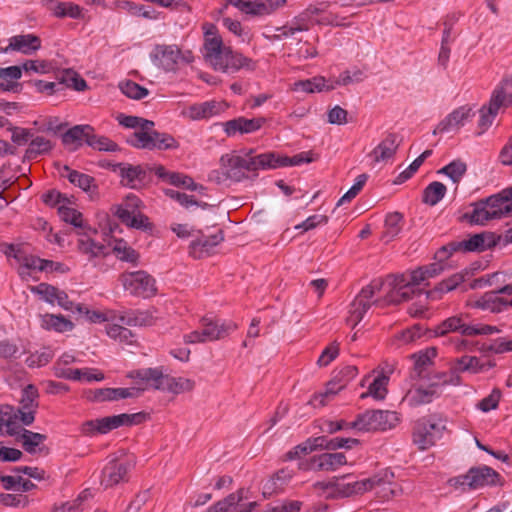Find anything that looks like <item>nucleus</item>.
<instances>
[{
	"mask_svg": "<svg viewBox=\"0 0 512 512\" xmlns=\"http://www.w3.org/2000/svg\"><path fill=\"white\" fill-rule=\"evenodd\" d=\"M387 289L384 301L389 304H398L409 300L414 294L411 286L406 281L405 274L389 275L386 280L382 278L373 279L367 286L363 287L359 294L350 304L347 324L354 328L364 317L372 304L379 300H372L374 295L383 288Z\"/></svg>",
	"mask_w": 512,
	"mask_h": 512,
	"instance_id": "1",
	"label": "nucleus"
},
{
	"mask_svg": "<svg viewBox=\"0 0 512 512\" xmlns=\"http://www.w3.org/2000/svg\"><path fill=\"white\" fill-rule=\"evenodd\" d=\"M268 159L267 153L255 155L252 149L243 154L232 151L221 156L220 169L211 171L208 177L217 184L226 180L240 182L247 178V172L268 170Z\"/></svg>",
	"mask_w": 512,
	"mask_h": 512,
	"instance_id": "2",
	"label": "nucleus"
},
{
	"mask_svg": "<svg viewBox=\"0 0 512 512\" xmlns=\"http://www.w3.org/2000/svg\"><path fill=\"white\" fill-rule=\"evenodd\" d=\"M451 332L473 337L496 334L500 332V329L497 326L483 323H469L467 314H458L445 319L434 329L435 336H444Z\"/></svg>",
	"mask_w": 512,
	"mask_h": 512,
	"instance_id": "3",
	"label": "nucleus"
},
{
	"mask_svg": "<svg viewBox=\"0 0 512 512\" xmlns=\"http://www.w3.org/2000/svg\"><path fill=\"white\" fill-rule=\"evenodd\" d=\"M127 143L137 149L169 150L178 148L176 139L167 133L154 130V126L143 125L127 137Z\"/></svg>",
	"mask_w": 512,
	"mask_h": 512,
	"instance_id": "4",
	"label": "nucleus"
},
{
	"mask_svg": "<svg viewBox=\"0 0 512 512\" xmlns=\"http://www.w3.org/2000/svg\"><path fill=\"white\" fill-rule=\"evenodd\" d=\"M238 328L233 321H221L210 317L201 319V329L184 335L187 344L205 343L220 340Z\"/></svg>",
	"mask_w": 512,
	"mask_h": 512,
	"instance_id": "5",
	"label": "nucleus"
},
{
	"mask_svg": "<svg viewBox=\"0 0 512 512\" xmlns=\"http://www.w3.org/2000/svg\"><path fill=\"white\" fill-rule=\"evenodd\" d=\"M123 289L132 296L149 298L156 294V281L146 271L123 272L119 276Z\"/></svg>",
	"mask_w": 512,
	"mask_h": 512,
	"instance_id": "6",
	"label": "nucleus"
},
{
	"mask_svg": "<svg viewBox=\"0 0 512 512\" xmlns=\"http://www.w3.org/2000/svg\"><path fill=\"white\" fill-rule=\"evenodd\" d=\"M141 206L142 201L136 195L129 194L117 206L115 215L128 227L141 230L151 229L149 218L140 212Z\"/></svg>",
	"mask_w": 512,
	"mask_h": 512,
	"instance_id": "7",
	"label": "nucleus"
},
{
	"mask_svg": "<svg viewBox=\"0 0 512 512\" xmlns=\"http://www.w3.org/2000/svg\"><path fill=\"white\" fill-rule=\"evenodd\" d=\"M397 420L396 413L383 410H368L359 414L357 418L351 422V427L358 431L370 432L378 430H388L394 426Z\"/></svg>",
	"mask_w": 512,
	"mask_h": 512,
	"instance_id": "8",
	"label": "nucleus"
},
{
	"mask_svg": "<svg viewBox=\"0 0 512 512\" xmlns=\"http://www.w3.org/2000/svg\"><path fill=\"white\" fill-rule=\"evenodd\" d=\"M445 426L434 422L429 418H421L416 421L413 428V443L420 450H426L442 438Z\"/></svg>",
	"mask_w": 512,
	"mask_h": 512,
	"instance_id": "9",
	"label": "nucleus"
},
{
	"mask_svg": "<svg viewBox=\"0 0 512 512\" xmlns=\"http://www.w3.org/2000/svg\"><path fill=\"white\" fill-rule=\"evenodd\" d=\"M358 374V369L354 365H345L335 371L331 381L328 382L326 391L315 395L310 401L314 407H322L326 404V399L341 391Z\"/></svg>",
	"mask_w": 512,
	"mask_h": 512,
	"instance_id": "10",
	"label": "nucleus"
},
{
	"mask_svg": "<svg viewBox=\"0 0 512 512\" xmlns=\"http://www.w3.org/2000/svg\"><path fill=\"white\" fill-rule=\"evenodd\" d=\"M499 474L488 466L471 468L466 474L456 478V484L467 485L470 489H477L484 486L495 485L498 482Z\"/></svg>",
	"mask_w": 512,
	"mask_h": 512,
	"instance_id": "11",
	"label": "nucleus"
},
{
	"mask_svg": "<svg viewBox=\"0 0 512 512\" xmlns=\"http://www.w3.org/2000/svg\"><path fill=\"white\" fill-rule=\"evenodd\" d=\"M205 42L203 46V57L205 61L216 71H220L223 61L230 47L224 45L220 35L205 34Z\"/></svg>",
	"mask_w": 512,
	"mask_h": 512,
	"instance_id": "12",
	"label": "nucleus"
},
{
	"mask_svg": "<svg viewBox=\"0 0 512 512\" xmlns=\"http://www.w3.org/2000/svg\"><path fill=\"white\" fill-rule=\"evenodd\" d=\"M475 115L471 107L465 105L454 109L444 119H442L433 130V135L458 132Z\"/></svg>",
	"mask_w": 512,
	"mask_h": 512,
	"instance_id": "13",
	"label": "nucleus"
},
{
	"mask_svg": "<svg viewBox=\"0 0 512 512\" xmlns=\"http://www.w3.org/2000/svg\"><path fill=\"white\" fill-rule=\"evenodd\" d=\"M241 12L252 16H265L285 5L286 0H227Z\"/></svg>",
	"mask_w": 512,
	"mask_h": 512,
	"instance_id": "14",
	"label": "nucleus"
},
{
	"mask_svg": "<svg viewBox=\"0 0 512 512\" xmlns=\"http://www.w3.org/2000/svg\"><path fill=\"white\" fill-rule=\"evenodd\" d=\"M195 237L196 238L189 245V253L195 259L208 256L211 251L224 240V234L221 229L209 235L197 231Z\"/></svg>",
	"mask_w": 512,
	"mask_h": 512,
	"instance_id": "15",
	"label": "nucleus"
},
{
	"mask_svg": "<svg viewBox=\"0 0 512 512\" xmlns=\"http://www.w3.org/2000/svg\"><path fill=\"white\" fill-rule=\"evenodd\" d=\"M38 390L35 386L29 384L22 390V396L20 400V407L18 408L16 418L24 425H31L35 420V413L38 407Z\"/></svg>",
	"mask_w": 512,
	"mask_h": 512,
	"instance_id": "16",
	"label": "nucleus"
},
{
	"mask_svg": "<svg viewBox=\"0 0 512 512\" xmlns=\"http://www.w3.org/2000/svg\"><path fill=\"white\" fill-rule=\"evenodd\" d=\"M496 244V237L493 233H480L474 234L466 240L450 243L448 247L450 253L456 251L481 252L492 248Z\"/></svg>",
	"mask_w": 512,
	"mask_h": 512,
	"instance_id": "17",
	"label": "nucleus"
},
{
	"mask_svg": "<svg viewBox=\"0 0 512 512\" xmlns=\"http://www.w3.org/2000/svg\"><path fill=\"white\" fill-rule=\"evenodd\" d=\"M131 468L132 464L129 461H109L102 471L101 485L109 488L128 481V473Z\"/></svg>",
	"mask_w": 512,
	"mask_h": 512,
	"instance_id": "18",
	"label": "nucleus"
},
{
	"mask_svg": "<svg viewBox=\"0 0 512 512\" xmlns=\"http://www.w3.org/2000/svg\"><path fill=\"white\" fill-rule=\"evenodd\" d=\"M112 170L121 177V183L132 189L140 188L147 178L146 171L140 165L116 163L111 165Z\"/></svg>",
	"mask_w": 512,
	"mask_h": 512,
	"instance_id": "19",
	"label": "nucleus"
},
{
	"mask_svg": "<svg viewBox=\"0 0 512 512\" xmlns=\"http://www.w3.org/2000/svg\"><path fill=\"white\" fill-rule=\"evenodd\" d=\"M268 170L277 169L280 167L299 166L304 163H311L315 161L318 156L312 151H304L292 157L281 156L274 152H267Z\"/></svg>",
	"mask_w": 512,
	"mask_h": 512,
	"instance_id": "20",
	"label": "nucleus"
},
{
	"mask_svg": "<svg viewBox=\"0 0 512 512\" xmlns=\"http://www.w3.org/2000/svg\"><path fill=\"white\" fill-rule=\"evenodd\" d=\"M484 200L489 207L488 210H494L496 214L493 215L494 219H500L512 214V187L504 189L498 194L491 195Z\"/></svg>",
	"mask_w": 512,
	"mask_h": 512,
	"instance_id": "21",
	"label": "nucleus"
},
{
	"mask_svg": "<svg viewBox=\"0 0 512 512\" xmlns=\"http://www.w3.org/2000/svg\"><path fill=\"white\" fill-rule=\"evenodd\" d=\"M181 50L177 45H156L151 53L154 61L166 71L174 70L180 60Z\"/></svg>",
	"mask_w": 512,
	"mask_h": 512,
	"instance_id": "22",
	"label": "nucleus"
},
{
	"mask_svg": "<svg viewBox=\"0 0 512 512\" xmlns=\"http://www.w3.org/2000/svg\"><path fill=\"white\" fill-rule=\"evenodd\" d=\"M143 414L135 413V414H119L114 416H108L98 419V433L106 434L113 429H116L121 426H130L133 424H138L142 421Z\"/></svg>",
	"mask_w": 512,
	"mask_h": 512,
	"instance_id": "23",
	"label": "nucleus"
},
{
	"mask_svg": "<svg viewBox=\"0 0 512 512\" xmlns=\"http://www.w3.org/2000/svg\"><path fill=\"white\" fill-rule=\"evenodd\" d=\"M379 482L378 479H362L359 481L346 482L338 480L333 484L334 492L340 497H350L353 495L363 494L373 489V484Z\"/></svg>",
	"mask_w": 512,
	"mask_h": 512,
	"instance_id": "24",
	"label": "nucleus"
},
{
	"mask_svg": "<svg viewBox=\"0 0 512 512\" xmlns=\"http://www.w3.org/2000/svg\"><path fill=\"white\" fill-rule=\"evenodd\" d=\"M264 118H253L247 119L244 117H238L229 120L223 124L224 131L227 136H235L237 133L249 134L259 130L264 124Z\"/></svg>",
	"mask_w": 512,
	"mask_h": 512,
	"instance_id": "25",
	"label": "nucleus"
},
{
	"mask_svg": "<svg viewBox=\"0 0 512 512\" xmlns=\"http://www.w3.org/2000/svg\"><path fill=\"white\" fill-rule=\"evenodd\" d=\"M225 59L222 64L221 72L223 73H236L241 69L252 72L256 69V62L251 58H247L242 54L233 51L231 48L229 52L224 55Z\"/></svg>",
	"mask_w": 512,
	"mask_h": 512,
	"instance_id": "26",
	"label": "nucleus"
},
{
	"mask_svg": "<svg viewBox=\"0 0 512 512\" xmlns=\"http://www.w3.org/2000/svg\"><path fill=\"white\" fill-rule=\"evenodd\" d=\"M156 316L152 310H128L118 312V322L127 326H151Z\"/></svg>",
	"mask_w": 512,
	"mask_h": 512,
	"instance_id": "27",
	"label": "nucleus"
},
{
	"mask_svg": "<svg viewBox=\"0 0 512 512\" xmlns=\"http://www.w3.org/2000/svg\"><path fill=\"white\" fill-rule=\"evenodd\" d=\"M475 307L492 313H499L508 307H512V299L499 296L495 290L488 291L475 302Z\"/></svg>",
	"mask_w": 512,
	"mask_h": 512,
	"instance_id": "28",
	"label": "nucleus"
},
{
	"mask_svg": "<svg viewBox=\"0 0 512 512\" xmlns=\"http://www.w3.org/2000/svg\"><path fill=\"white\" fill-rule=\"evenodd\" d=\"M14 259L19 263V274L22 277L28 275L30 270L46 271L49 266L54 265L51 260L41 259L25 252L15 254Z\"/></svg>",
	"mask_w": 512,
	"mask_h": 512,
	"instance_id": "29",
	"label": "nucleus"
},
{
	"mask_svg": "<svg viewBox=\"0 0 512 512\" xmlns=\"http://www.w3.org/2000/svg\"><path fill=\"white\" fill-rule=\"evenodd\" d=\"M166 376L162 368H143L129 374L130 378L138 379L156 390H163Z\"/></svg>",
	"mask_w": 512,
	"mask_h": 512,
	"instance_id": "30",
	"label": "nucleus"
},
{
	"mask_svg": "<svg viewBox=\"0 0 512 512\" xmlns=\"http://www.w3.org/2000/svg\"><path fill=\"white\" fill-rule=\"evenodd\" d=\"M399 147L398 136L389 133L371 152L370 156L375 162H384L391 159Z\"/></svg>",
	"mask_w": 512,
	"mask_h": 512,
	"instance_id": "31",
	"label": "nucleus"
},
{
	"mask_svg": "<svg viewBox=\"0 0 512 512\" xmlns=\"http://www.w3.org/2000/svg\"><path fill=\"white\" fill-rule=\"evenodd\" d=\"M140 390L137 388H100L93 392L91 400L97 402L114 401L137 397Z\"/></svg>",
	"mask_w": 512,
	"mask_h": 512,
	"instance_id": "32",
	"label": "nucleus"
},
{
	"mask_svg": "<svg viewBox=\"0 0 512 512\" xmlns=\"http://www.w3.org/2000/svg\"><path fill=\"white\" fill-rule=\"evenodd\" d=\"M346 463V456L341 452L323 453L312 458V465L319 471H335Z\"/></svg>",
	"mask_w": 512,
	"mask_h": 512,
	"instance_id": "33",
	"label": "nucleus"
},
{
	"mask_svg": "<svg viewBox=\"0 0 512 512\" xmlns=\"http://www.w3.org/2000/svg\"><path fill=\"white\" fill-rule=\"evenodd\" d=\"M292 478V472L288 469H281L272 477L266 480L262 487L264 497H270L282 492Z\"/></svg>",
	"mask_w": 512,
	"mask_h": 512,
	"instance_id": "34",
	"label": "nucleus"
},
{
	"mask_svg": "<svg viewBox=\"0 0 512 512\" xmlns=\"http://www.w3.org/2000/svg\"><path fill=\"white\" fill-rule=\"evenodd\" d=\"M39 319L41 328L47 331L63 333L74 328V324L62 315L46 313L39 315Z\"/></svg>",
	"mask_w": 512,
	"mask_h": 512,
	"instance_id": "35",
	"label": "nucleus"
},
{
	"mask_svg": "<svg viewBox=\"0 0 512 512\" xmlns=\"http://www.w3.org/2000/svg\"><path fill=\"white\" fill-rule=\"evenodd\" d=\"M46 5L48 11H50L56 17H70L73 19H78L82 17V8L79 5L74 4L72 2L48 0Z\"/></svg>",
	"mask_w": 512,
	"mask_h": 512,
	"instance_id": "36",
	"label": "nucleus"
},
{
	"mask_svg": "<svg viewBox=\"0 0 512 512\" xmlns=\"http://www.w3.org/2000/svg\"><path fill=\"white\" fill-rule=\"evenodd\" d=\"M41 46V40L34 34H20L10 39L8 49L20 51L28 54L39 49Z\"/></svg>",
	"mask_w": 512,
	"mask_h": 512,
	"instance_id": "37",
	"label": "nucleus"
},
{
	"mask_svg": "<svg viewBox=\"0 0 512 512\" xmlns=\"http://www.w3.org/2000/svg\"><path fill=\"white\" fill-rule=\"evenodd\" d=\"M333 89H335V85L328 84L326 79L322 76H316L306 80H299L292 86L293 91H302L305 93L331 91Z\"/></svg>",
	"mask_w": 512,
	"mask_h": 512,
	"instance_id": "38",
	"label": "nucleus"
},
{
	"mask_svg": "<svg viewBox=\"0 0 512 512\" xmlns=\"http://www.w3.org/2000/svg\"><path fill=\"white\" fill-rule=\"evenodd\" d=\"M468 272L455 273L449 278L441 281L433 290L426 293V297L430 299H439L443 293L456 289L466 279Z\"/></svg>",
	"mask_w": 512,
	"mask_h": 512,
	"instance_id": "39",
	"label": "nucleus"
},
{
	"mask_svg": "<svg viewBox=\"0 0 512 512\" xmlns=\"http://www.w3.org/2000/svg\"><path fill=\"white\" fill-rule=\"evenodd\" d=\"M77 249L80 253L88 256L89 260L102 257L107 254L106 246L96 242L88 234H83L77 241Z\"/></svg>",
	"mask_w": 512,
	"mask_h": 512,
	"instance_id": "40",
	"label": "nucleus"
},
{
	"mask_svg": "<svg viewBox=\"0 0 512 512\" xmlns=\"http://www.w3.org/2000/svg\"><path fill=\"white\" fill-rule=\"evenodd\" d=\"M222 111L220 103L216 101H206L194 104L188 109V116L192 120L207 119Z\"/></svg>",
	"mask_w": 512,
	"mask_h": 512,
	"instance_id": "41",
	"label": "nucleus"
},
{
	"mask_svg": "<svg viewBox=\"0 0 512 512\" xmlns=\"http://www.w3.org/2000/svg\"><path fill=\"white\" fill-rule=\"evenodd\" d=\"M63 171L66 172V174L62 173V176H66L68 180L75 186H78L86 192H96L97 185L95 183V179L92 176L78 172L76 170H72L68 166H64Z\"/></svg>",
	"mask_w": 512,
	"mask_h": 512,
	"instance_id": "42",
	"label": "nucleus"
},
{
	"mask_svg": "<svg viewBox=\"0 0 512 512\" xmlns=\"http://www.w3.org/2000/svg\"><path fill=\"white\" fill-rule=\"evenodd\" d=\"M22 76L20 66L14 65L0 68V88L5 91H17L20 84L17 82Z\"/></svg>",
	"mask_w": 512,
	"mask_h": 512,
	"instance_id": "43",
	"label": "nucleus"
},
{
	"mask_svg": "<svg viewBox=\"0 0 512 512\" xmlns=\"http://www.w3.org/2000/svg\"><path fill=\"white\" fill-rule=\"evenodd\" d=\"M499 96L495 95L490 98L488 106H483L480 109V118L478 121V126L480 128V132L478 134H482L486 131L493 123L494 118L496 117L499 111Z\"/></svg>",
	"mask_w": 512,
	"mask_h": 512,
	"instance_id": "44",
	"label": "nucleus"
},
{
	"mask_svg": "<svg viewBox=\"0 0 512 512\" xmlns=\"http://www.w3.org/2000/svg\"><path fill=\"white\" fill-rule=\"evenodd\" d=\"M473 211L469 214H464V218L468 219L471 224L484 225L489 220L494 219L493 215H496L493 211H489L488 205L485 200H480L474 204Z\"/></svg>",
	"mask_w": 512,
	"mask_h": 512,
	"instance_id": "45",
	"label": "nucleus"
},
{
	"mask_svg": "<svg viewBox=\"0 0 512 512\" xmlns=\"http://www.w3.org/2000/svg\"><path fill=\"white\" fill-rule=\"evenodd\" d=\"M92 131L94 128L91 125H75L62 135V142L65 145L81 144V141L85 140L87 143V138L90 137Z\"/></svg>",
	"mask_w": 512,
	"mask_h": 512,
	"instance_id": "46",
	"label": "nucleus"
},
{
	"mask_svg": "<svg viewBox=\"0 0 512 512\" xmlns=\"http://www.w3.org/2000/svg\"><path fill=\"white\" fill-rule=\"evenodd\" d=\"M384 232L382 238L387 242L394 239L403 228V215L399 212H391L385 218Z\"/></svg>",
	"mask_w": 512,
	"mask_h": 512,
	"instance_id": "47",
	"label": "nucleus"
},
{
	"mask_svg": "<svg viewBox=\"0 0 512 512\" xmlns=\"http://www.w3.org/2000/svg\"><path fill=\"white\" fill-rule=\"evenodd\" d=\"M46 435L22 429L17 439L21 442L23 449L33 454L37 451V447L46 440Z\"/></svg>",
	"mask_w": 512,
	"mask_h": 512,
	"instance_id": "48",
	"label": "nucleus"
},
{
	"mask_svg": "<svg viewBox=\"0 0 512 512\" xmlns=\"http://www.w3.org/2000/svg\"><path fill=\"white\" fill-rule=\"evenodd\" d=\"M388 381L389 378L386 375H377L369 384L368 391L361 394V398L364 399L368 396H371L376 400H383L387 394Z\"/></svg>",
	"mask_w": 512,
	"mask_h": 512,
	"instance_id": "49",
	"label": "nucleus"
},
{
	"mask_svg": "<svg viewBox=\"0 0 512 512\" xmlns=\"http://www.w3.org/2000/svg\"><path fill=\"white\" fill-rule=\"evenodd\" d=\"M446 186L438 181L430 183L423 191L422 201L434 206L439 203L446 194Z\"/></svg>",
	"mask_w": 512,
	"mask_h": 512,
	"instance_id": "50",
	"label": "nucleus"
},
{
	"mask_svg": "<svg viewBox=\"0 0 512 512\" xmlns=\"http://www.w3.org/2000/svg\"><path fill=\"white\" fill-rule=\"evenodd\" d=\"M195 386V382L191 379L184 377H171L166 376L165 386L163 391H169L174 394L191 391Z\"/></svg>",
	"mask_w": 512,
	"mask_h": 512,
	"instance_id": "51",
	"label": "nucleus"
},
{
	"mask_svg": "<svg viewBox=\"0 0 512 512\" xmlns=\"http://www.w3.org/2000/svg\"><path fill=\"white\" fill-rule=\"evenodd\" d=\"M113 252L116 257L125 262L136 264L139 259V254L123 239H115L113 242Z\"/></svg>",
	"mask_w": 512,
	"mask_h": 512,
	"instance_id": "52",
	"label": "nucleus"
},
{
	"mask_svg": "<svg viewBox=\"0 0 512 512\" xmlns=\"http://www.w3.org/2000/svg\"><path fill=\"white\" fill-rule=\"evenodd\" d=\"M370 479H378L379 482L373 484V489H376V493L383 500H389L394 496L398 495L401 489L396 483H392L379 475H375Z\"/></svg>",
	"mask_w": 512,
	"mask_h": 512,
	"instance_id": "53",
	"label": "nucleus"
},
{
	"mask_svg": "<svg viewBox=\"0 0 512 512\" xmlns=\"http://www.w3.org/2000/svg\"><path fill=\"white\" fill-rule=\"evenodd\" d=\"M451 254L452 253H450L448 245L443 246L436 253V258L438 259L437 262L431 263L426 266H422L424 269V273L428 276L429 279L439 275L446 269V264L444 263V260H446Z\"/></svg>",
	"mask_w": 512,
	"mask_h": 512,
	"instance_id": "54",
	"label": "nucleus"
},
{
	"mask_svg": "<svg viewBox=\"0 0 512 512\" xmlns=\"http://www.w3.org/2000/svg\"><path fill=\"white\" fill-rule=\"evenodd\" d=\"M51 149L52 143L50 140L42 136H37L30 141L25 152V157L27 159H35L42 154L48 153Z\"/></svg>",
	"mask_w": 512,
	"mask_h": 512,
	"instance_id": "55",
	"label": "nucleus"
},
{
	"mask_svg": "<svg viewBox=\"0 0 512 512\" xmlns=\"http://www.w3.org/2000/svg\"><path fill=\"white\" fill-rule=\"evenodd\" d=\"M467 165L461 160H454L441 168L438 173L449 177L456 185L459 184L463 176L466 174Z\"/></svg>",
	"mask_w": 512,
	"mask_h": 512,
	"instance_id": "56",
	"label": "nucleus"
},
{
	"mask_svg": "<svg viewBox=\"0 0 512 512\" xmlns=\"http://www.w3.org/2000/svg\"><path fill=\"white\" fill-rule=\"evenodd\" d=\"M484 364L480 362V359L476 356H462L455 361V370L460 372H471L479 373L484 370Z\"/></svg>",
	"mask_w": 512,
	"mask_h": 512,
	"instance_id": "57",
	"label": "nucleus"
},
{
	"mask_svg": "<svg viewBox=\"0 0 512 512\" xmlns=\"http://www.w3.org/2000/svg\"><path fill=\"white\" fill-rule=\"evenodd\" d=\"M436 356V350L434 348L426 351H421L412 356L414 359V369L419 377L423 376V373L427 367L431 364L432 359Z\"/></svg>",
	"mask_w": 512,
	"mask_h": 512,
	"instance_id": "58",
	"label": "nucleus"
},
{
	"mask_svg": "<svg viewBox=\"0 0 512 512\" xmlns=\"http://www.w3.org/2000/svg\"><path fill=\"white\" fill-rule=\"evenodd\" d=\"M87 144L98 151L114 152L119 149L114 141L108 137L96 135L94 131H92L90 137L87 138Z\"/></svg>",
	"mask_w": 512,
	"mask_h": 512,
	"instance_id": "59",
	"label": "nucleus"
},
{
	"mask_svg": "<svg viewBox=\"0 0 512 512\" xmlns=\"http://www.w3.org/2000/svg\"><path fill=\"white\" fill-rule=\"evenodd\" d=\"M169 183L177 187H184L191 191L203 192L205 190L204 186L195 183L190 176L178 172H172V174L169 175Z\"/></svg>",
	"mask_w": 512,
	"mask_h": 512,
	"instance_id": "60",
	"label": "nucleus"
},
{
	"mask_svg": "<svg viewBox=\"0 0 512 512\" xmlns=\"http://www.w3.org/2000/svg\"><path fill=\"white\" fill-rule=\"evenodd\" d=\"M119 88L124 95L135 100H140L149 94L148 89L131 80L121 82Z\"/></svg>",
	"mask_w": 512,
	"mask_h": 512,
	"instance_id": "61",
	"label": "nucleus"
},
{
	"mask_svg": "<svg viewBox=\"0 0 512 512\" xmlns=\"http://www.w3.org/2000/svg\"><path fill=\"white\" fill-rule=\"evenodd\" d=\"M106 333L114 340L129 344L132 343V338L134 337L131 330L117 323L107 324Z\"/></svg>",
	"mask_w": 512,
	"mask_h": 512,
	"instance_id": "62",
	"label": "nucleus"
},
{
	"mask_svg": "<svg viewBox=\"0 0 512 512\" xmlns=\"http://www.w3.org/2000/svg\"><path fill=\"white\" fill-rule=\"evenodd\" d=\"M58 214L61 220L73 225L74 227L82 228L84 226L82 214L74 208L61 205L58 208Z\"/></svg>",
	"mask_w": 512,
	"mask_h": 512,
	"instance_id": "63",
	"label": "nucleus"
},
{
	"mask_svg": "<svg viewBox=\"0 0 512 512\" xmlns=\"http://www.w3.org/2000/svg\"><path fill=\"white\" fill-rule=\"evenodd\" d=\"M58 290L59 289L57 287L47 283H40L37 286L31 287V292L33 294L39 295L42 300L51 305L55 304Z\"/></svg>",
	"mask_w": 512,
	"mask_h": 512,
	"instance_id": "64",
	"label": "nucleus"
}]
</instances>
